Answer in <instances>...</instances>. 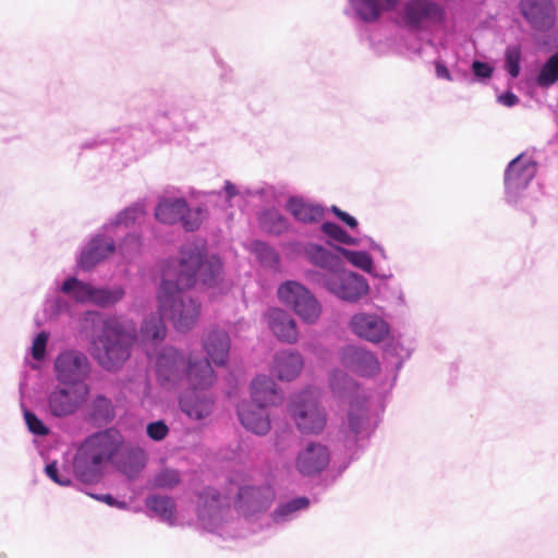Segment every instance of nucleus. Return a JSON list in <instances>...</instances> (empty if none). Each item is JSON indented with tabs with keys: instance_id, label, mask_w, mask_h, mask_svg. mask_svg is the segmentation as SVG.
Returning a JSON list of instances; mask_svg holds the SVG:
<instances>
[{
	"instance_id": "aec40b11",
	"label": "nucleus",
	"mask_w": 558,
	"mask_h": 558,
	"mask_svg": "<svg viewBox=\"0 0 558 558\" xmlns=\"http://www.w3.org/2000/svg\"><path fill=\"white\" fill-rule=\"evenodd\" d=\"M268 326L272 333L281 341L293 343L298 340L295 320L280 308H271L267 313Z\"/></svg>"
},
{
	"instance_id": "de8ad7c7",
	"label": "nucleus",
	"mask_w": 558,
	"mask_h": 558,
	"mask_svg": "<svg viewBox=\"0 0 558 558\" xmlns=\"http://www.w3.org/2000/svg\"><path fill=\"white\" fill-rule=\"evenodd\" d=\"M144 215V209L142 206H132L124 211H122L119 215V222L124 223L125 226H129L130 223H133L138 219L141 216Z\"/></svg>"
},
{
	"instance_id": "c03bdc74",
	"label": "nucleus",
	"mask_w": 558,
	"mask_h": 558,
	"mask_svg": "<svg viewBox=\"0 0 558 558\" xmlns=\"http://www.w3.org/2000/svg\"><path fill=\"white\" fill-rule=\"evenodd\" d=\"M47 341H48V335L44 331L39 332L36 336V338L34 339L33 345H32V356L35 360L40 361L44 359Z\"/></svg>"
},
{
	"instance_id": "c85d7f7f",
	"label": "nucleus",
	"mask_w": 558,
	"mask_h": 558,
	"mask_svg": "<svg viewBox=\"0 0 558 558\" xmlns=\"http://www.w3.org/2000/svg\"><path fill=\"white\" fill-rule=\"evenodd\" d=\"M287 208L296 220L306 223L318 221L324 216L322 207L304 203L299 198H290Z\"/></svg>"
},
{
	"instance_id": "4468645a",
	"label": "nucleus",
	"mask_w": 558,
	"mask_h": 558,
	"mask_svg": "<svg viewBox=\"0 0 558 558\" xmlns=\"http://www.w3.org/2000/svg\"><path fill=\"white\" fill-rule=\"evenodd\" d=\"M536 174V163L519 155L511 160L505 172L506 192L511 197H517Z\"/></svg>"
},
{
	"instance_id": "8fccbe9b",
	"label": "nucleus",
	"mask_w": 558,
	"mask_h": 558,
	"mask_svg": "<svg viewBox=\"0 0 558 558\" xmlns=\"http://www.w3.org/2000/svg\"><path fill=\"white\" fill-rule=\"evenodd\" d=\"M255 251L259 254L262 258H265L269 262L278 263L279 260L277 253L265 243H256Z\"/></svg>"
},
{
	"instance_id": "c756f323",
	"label": "nucleus",
	"mask_w": 558,
	"mask_h": 558,
	"mask_svg": "<svg viewBox=\"0 0 558 558\" xmlns=\"http://www.w3.org/2000/svg\"><path fill=\"white\" fill-rule=\"evenodd\" d=\"M88 416L96 424H107L114 417V407L110 399L96 396L88 404Z\"/></svg>"
},
{
	"instance_id": "473e14b6",
	"label": "nucleus",
	"mask_w": 558,
	"mask_h": 558,
	"mask_svg": "<svg viewBox=\"0 0 558 558\" xmlns=\"http://www.w3.org/2000/svg\"><path fill=\"white\" fill-rule=\"evenodd\" d=\"M146 506L162 520L173 522L175 505L172 498L159 495L150 496L146 499Z\"/></svg>"
},
{
	"instance_id": "58836bf2",
	"label": "nucleus",
	"mask_w": 558,
	"mask_h": 558,
	"mask_svg": "<svg viewBox=\"0 0 558 558\" xmlns=\"http://www.w3.org/2000/svg\"><path fill=\"white\" fill-rule=\"evenodd\" d=\"M128 458L132 460V465L128 468L123 464V471L126 473L138 472L145 465V452L143 449L137 447H130L126 449Z\"/></svg>"
},
{
	"instance_id": "a19ab883",
	"label": "nucleus",
	"mask_w": 558,
	"mask_h": 558,
	"mask_svg": "<svg viewBox=\"0 0 558 558\" xmlns=\"http://www.w3.org/2000/svg\"><path fill=\"white\" fill-rule=\"evenodd\" d=\"M24 418L31 433L38 436H46L49 433L48 427L33 412L25 410Z\"/></svg>"
},
{
	"instance_id": "4be33fe9",
	"label": "nucleus",
	"mask_w": 558,
	"mask_h": 558,
	"mask_svg": "<svg viewBox=\"0 0 558 558\" xmlns=\"http://www.w3.org/2000/svg\"><path fill=\"white\" fill-rule=\"evenodd\" d=\"M116 245L112 239L94 238L81 254L80 266L90 270L98 263L114 253Z\"/></svg>"
},
{
	"instance_id": "c9c22d12",
	"label": "nucleus",
	"mask_w": 558,
	"mask_h": 558,
	"mask_svg": "<svg viewBox=\"0 0 558 558\" xmlns=\"http://www.w3.org/2000/svg\"><path fill=\"white\" fill-rule=\"evenodd\" d=\"M310 501L306 497H298L294 498L284 505L278 507L274 512V518L276 521H279L281 519H284L287 515L301 510L305 509L308 506Z\"/></svg>"
},
{
	"instance_id": "5fc2aeb1",
	"label": "nucleus",
	"mask_w": 558,
	"mask_h": 558,
	"mask_svg": "<svg viewBox=\"0 0 558 558\" xmlns=\"http://www.w3.org/2000/svg\"><path fill=\"white\" fill-rule=\"evenodd\" d=\"M435 68H436V75H437V77L444 78V80H447V81H451L450 72H449L448 68L444 63H441L440 61H437L435 63Z\"/></svg>"
},
{
	"instance_id": "412c9836",
	"label": "nucleus",
	"mask_w": 558,
	"mask_h": 558,
	"mask_svg": "<svg viewBox=\"0 0 558 558\" xmlns=\"http://www.w3.org/2000/svg\"><path fill=\"white\" fill-rule=\"evenodd\" d=\"M304 361L302 355L295 351H281L275 355L272 373L280 380H293L303 369Z\"/></svg>"
},
{
	"instance_id": "13d9d810",
	"label": "nucleus",
	"mask_w": 558,
	"mask_h": 558,
	"mask_svg": "<svg viewBox=\"0 0 558 558\" xmlns=\"http://www.w3.org/2000/svg\"><path fill=\"white\" fill-rule=\"evenodd\" d=\"M101 500L106 501L108 505H113V502H114V499L111 495L102 496Z\"/></svg>"
},
{
	"instance_id": "f704fd0d",
	"label": "nucleus",
	"mask_w": 558,
	"mask_h": 558,
	"mask_svg": "<svg viewBox=\"0 0 558 558\" xmlns=\"http://www.w3.org/2000/svg\"><path fill=\"white\" fill-rule=\"evenodd\" d=\"M337 251L344 256L352 265L363 269V270H371L373 266V260L366 252H360V251H350L343 247H337Z\"/></svg>"
},
{
	"instance_id": "7c9ffc66",
	"label": "nucleus",
	"mask_w": 558,
	"mask_h": 558,
	"mask_svg": "<svg viewBox=\"0 0 558 558\" xmlns=\"http://www.w3.org/2000/svg\"><path fill=\"white\" fill-rule=\"evenodd\" d=\"M369 426L367 410L364 403L350 402L348 412V429L354 436L367 434Z\"/></svg>"
},
{
	"instance_id": "6e6d98bb",
	"label": "nucleus",
	"mask_w": 558,
	"mask_h": 558,
	"mask_svg": "<svg viewBox=\"0 0 558 558\" xmlns=\"http://www.w3.org/2000/svg\"><path fill=\"white\" fill-rule=\"evenodd\" d=\"M499 100L508 107H512L518 104L519 98L511 92L505 93L499 97Z\"/></svg>"
},
{
	"instance_id": "3c124183",
	"label": "nucleus",
	"mask_w": 558,
	"mask_h": 558,
	"mask_svg": "<svg viewBox=\"0 0 558 558\" xmlns=\"http://www.w3.org/2000/svg\"><path fill=\"white\" fill-rule=\"evenodd\" d=\"M331 211L339 218L342 222H344L348 227L354 229L357 227V221L354 217L349 215L348 213L341 210L337 206L331 207Z\"/></svg>"
},
{
	"instance_id": "1a4fd4ad",
	"label": "nucleus",
	"mask_w": 558,
	"mask_h": 558,
	"mask_svg": "<svg viewBox=\"0 0 558 558\" xmlns=\"http://www.w3.org/2000/svg\"><path fill=\"white\" fill-rule=\"evenodd\" d=\"M61 291L78 303H93L98 306L112 305L124 295V291L120 287L98 289L89 283L80 281L75 277L68 278L63 282Z\"/></svg>"
},
{
	"instance_id": "f3484780",
	"label": "nucleus",
	"mask_w": 558,
	"mask_h": 558,
	"mask_svg": "<svg viewBox=\"0 0 558 558\" xmlns=\"http://www.w3.org/2000/svg\"><path fill=\"white\" fill-rule=\"evenodd\" d=\"M252 403L256 408L267 409L282 403L283 396L275 381L266 375L255 377L251 383Z\"/></svg>"
},
{
	"instance_id": "bb28decb",
	"label": "nucleus",
	"mask_w": 558,
	"mask_h": 558,
	"mask_svg": "<svg viewBox=\"0 0 558 558\" xmlns=\"http://www.w3.org/2000/svg\"><path fill=\"white\" fill-rule=\"evenodd\" d=\"M187 213V203L183 198L161 201L155 210L156 218L162 223H175Z\"/></svg>"
},
{
	"instance_id": "f03ea898",
	"label": "nucleus",
	"mask_w": 558,
	"mask_h": 558,
	"mask_svg": "<svg viewBox=\"0 0 558 558\" xmlns=\"http://www.w3.org/2000/svg\"><path fill=\"white\" fill-rule=\"evenodd\" d=\"M123 448V436L114 428L92 434L81 444L74 457L75 475L84 483L98 481L104 466L111 462Z\"/></svg>"
},
{
	"instance_id": "20e7f679",
	"label": "nucleus",
	"mask_w": 558,
	"mask_h": 558,
	"mask_svg": "<svg viewBox=\"0 0 558 558\" xmlns=\"http://www.w3.org/2000/svg\"><path fill=\"white\" fill-rule=\"evenodd\" d=\"M190 389L181 397L180 408L192 420L207 417L214 407L211 396L206 389L214 383V371L208 361L191 365L187 371Z\"/></svg>"
},
{
	"instance_id": "79ce46f5",
	"label": "nucleus",
	"mask_w": 558,
	"mask_h": 558,
	"mask_svg": "<svg viewBox=\"0 0 558 558\" xmlns=\"http://www.w3.org/2000/svg\"><path fill=\"white\" fill-rule=\"evenodd\" d=\"M520 49L509 48L506 52V69L512 77H517L520 73Z\"/></svg>"
},
{
	"instance_id": "e433bc0d",
	"label": "nucleus",
	"mask_w": 558,
	"mask_h": 558,
	"mask_svg": "<svg viewBox=\"0 0 558 558\" xmlns=\"http://www.w3.org/2000/svg\"><path fill=\"white\" fill-rule=\"evenodd\" d=\"M322 231L327 234L329 238L348 245H353L356 243L355 239H353L350 234H348L340 226L333 222H324L322 225Z\"/></svg>"
},
{
	"instance_id": "ddd939ff",
	"label": "nucleus",
	"mask_w": 558,
	"mask_h": 558,
	"mask_svg": "<svg viewBox=\"0 0 558 558\" xmlns=\"http://www.w3.org/2000/svg\"><path fill=\"white\" fill-rule=\"evenodd\" d=\"M339 359L345 368L363 377L374 376L380 368L374 353L355 345L342 348L339 352Z\"/></svg>"
},
{
	"instance_id": "603ef678",
	"label": "nucleus",
	"mask_w": 558,
	"mask_h": 558,
	"mask_svg": "<svg viewBox=\"0 0 558 558\" xmlns=\"http://www.w3.org/2000/svg\"><path fill=\"white\" fill-rule=\"evenodd\" d=\"M472 69L477 77H490L493 73V69L487 63L481 61H474L472 64Z\"/></svg>"
},
{
	"instance_id": "393cba45",
	"label": "nucleus",
	"mask_w": 558,
	"mask_h": 558,
	"mask_svg": "<svg viewBox=\"0 0 558 558\" xmlns=\"http://www.w3.org/2000/svg\"><path fill=\"white\" fill-rule=\"evenodd\" d=\"M203 347L215 364L222 365L229 356V336L223 330H213L205 337Z\"/></svg>"
},
{
	"instance_id": "dca6fc26",
	"label": "nucleus",
	"mask_w": 558,
	"mask_h": 558,
	"mask_svg": "<svg viewBox=\"0 0 558 558\" xmlns=\"http://www.w3.org/2000/svg\"><path fill=\"white\" fill-rule=\"evenodd\" d=\"M519 7L532 28L547 31L554 26L556 7L553 0H521Z\"/></svg>"
},
{
	"instance_id": "2eb2a0df",
	"label": "nucleus",
	"mask_w": 558,
	"mask_h": 558,
	"mask_svg": "<svg viewBox=\"0 0 558 558\" xmlns=\"http://www.w3.org/2000/svg\"><path fill=\"white\" fill-rule=\"evenodd\" d=\"M351 331L361 339L378 343L389 335V325L380 316L369 313H357L350 319Z\"/></svg>"
},
{
	"instance_id": "f8f14e48",
	"label": "nucleus",
	"mask_w": 558,
	"mask_h": 558,
	"mask_svg": "<svg viewBox=\"0 0 558 558\" xmlns=\"http://www.w3.org/2000/svg\"><path fill=\"white\" fill-rule=\"evenodd\" d=\"M441 8L430 0H412L405 3L402 19L405 25L413 29H421L428 24L442 20Z\"/></svg>"
},
{
	"instance_id": "5701e85b",
	"label": "nucleus",
	"mask_w": 558,
	"mask_h": 558,
	"mask_svg": "<svg viewBox=\"0 0 558 558\" xmlns=\"http://www.w3.org/2000/svg\"><path fill=\"white\" fill-rule=\"evenodd\" d=\"M238 414L242 425L256 435H266L270 430V420L267 409L253 404H242Z\"/></svg>"
},
{
	"instance_id": "f257e3e1",
	"label": "nucleus",
	"mask_w": 558,
	"mask_h": 558,
	"mask_svg": "<svg viewBox=\"0 0 558 558\" xmlns=\"http://www.w3.org/2000/svg\"><path fill=\"white\" fill-rule=\"evenodd\" d=\"M222 264L217 256L205 258L201 248L186 247L177 265L163 271L158 292L160 316L151 315L144 320L141 329L143 341H160L166 336L162 318H167L175 330L186 332L193 329L201 316L202 304L190 292L197 280L214 286L221 274Z\"/></svg>"
},
{
	"instance_id": "39448f33",
	"label": "nucleus",
	"mask_w": 558,
	"mask_h": 558,
	"mask_svg": "<svg viewBox=\"0 0 558 558\" xmlns=\"http://www.w3.org/2000/svg\"><path fill=\"white\" fill-rule=\"evenodd\" d=\"M289 414L299 430L317 434L326 426V412L312 389L296 393L289 403Z\"/></svg>"
},
{
	"instance_id": "37998d69",
	"label": "nucleus",
	"mask_w": 558,
	"mask_h": 558,
	"mask_svg": "<svg viewBox=\"0 0 558 558\" xmlns=\"http://www.w3.org/2000/svg\"><path fill=\"white\" fill-rule=\"evenodd\" d=\"M147 435L155 441L165 439L169 433V428L163 421H157L147 425Z\"/></svg>"
},
{
	"instance_id": "6e6552de",
	"label": "nucleus",
	"mask_w": 558,
	"mask_h": 558,
	"mask_svg": "<svg viewBox=\"0 0 558 558\" xmlns=\"http://www.w3.org/2000/svg\"><path fill=\"white\" fill-rule=\"evenodd\" d=\"M204 360L185 359L177 349L165 348L159 354L156 364L157 377L163 386L174 387L187 380V371L191 365L201 364Z\"/></svg>"
},
{
	"instance_id": "49530a36",
	"label": "nucleus",
	"mask_w": 558,
	"mask_h": 558,
	"mask_svg": "<svg viewBox=\"0 0 558 558\" xmlns=\"http://www.w3.org/2000/svg\"><path fill=\"white\" fill-rule=\"evenodd\" d=\"M202 210L197 208L196 210L192 211L187 208V213L184 214V218L181 219L183 227L187 231H194L197 229L202 222Z\"/></svg>"
},
{
	"instance_id": "72a5a7b5",
	"label": "nucleus",
	"mask_w": 558,
	"mask_h": 558,
	"mask_svg": "<svg viewBox=\"0 0 558 558\" xmlns=\"http://www.w3.org/2000/svg\"><path fill=\"white\" fill-rule=\"evenodd\" d=\"M558 82V51L551 54L542 66L536 84L539 87H549Z\"/></svg>"
},
{
	"instance_id": "a211bd4d",
	"label": "nucleus",
	"mask_w": 558,
	"mask_h": 558,
	"mask_svg": "<svg viewBox=\"0 0 558 558\" xmlns=\"http://www.w3.org/2000/svg\"><path fill=\"white\" fill-rule=\"evenodd\" d=\"M328 463V449L322 444L311 442L299 453L296 469L303 475H314L322 472Z\"/></svg>"
},
{
	"instance_id": "864d4df0",
	"label": "nucleus",
	"mask_w": 558,
	"mask_h": 558,
	"mask_svg": "<svg viewBox=\"0 0 558 558\" xmlns=\"http://www.w3.org/2000/svg\"><path fill=\"white\" fill-rule=\"evenodd\" d=\"M132 246L135 251L140 247V241L136 236L130 235L124 240V243L120 246L122 254L129 255L128 246Z\"/></svg>"
},
{
	"instance_id": "6ab92c4d",
	"label": "nucleus",
	"mask_w": 558,
	"mask_h": 558,
	"mask_svg": "<svg viewBox=\"0 0 558 558\" xmlns=\"http://www.w3.org/2000/svg\"><path fill=\"white\" fill-rule=\"evenodd\" d=\"M272 498L274 494L269 486H243L239 488L236 504L244 514H248L269 507Z\"/></svg>"
},
{
	"instance_id": "423d86ee",
	"label": "nucleus",
	"mask_w": 558,
	"mask_h": 558,
	"mask_svg": "<svg viewBox=\"0 0 558 558\" xmlns=\"http://www.w3.org/2000/svg\"><path fill=\"white\" fill-rule=\"evenodd\" d=\"M278 298L303 322L314 324L322 314V306L313 293L296 281H286L278 288Z\"/></svg>"
},
{
	"instance_id": "cd10ccee",
	"label": "nucleus",
	"mask_w": 558,
	"mask_h": 558,
	"mask_svg": "<svg viewBox=\"0 0 558 558\" xmlns=\"http://www.w3.org/2000/svg\"><path fill=\"white\" fill-rule=\"evenodd\" d=\"M223 498L215 489L207 487L198 496L197 513L201 520H209L220 513Z\"/></svg>"
},
{
	"instance_id": "7ed1b4c3",
	"label": "nucleus",
	"mask_w": 558,
	"mask_h": 558,
	"mask_svg": "<svg viewBox=\"0 0 558 558\" xmlns=\"http://www.w3.org/2000/svg\"><path fill=\"white\" fill-rule=\"evenodd\" d=\"M135 339L136 326L132 320L108 317L94 341L93 356L104 368L116 369L129 359L130 347Z\"/></svg>"
},
{
	"instance_id": "09e8293b",
	"label": "nucleus",
	"mask_w": 558,
	"mask_h": 558,
	"mask_svg": "<svg viewBox=\"0 0 558 558\" xmlns=\"http://www.w3.org/2000/svg\"><path fill=\"white\" fill-rule=\"evenodd\" d=\"M46 474L57 484L61 486H68L71 484V480L66 475L59 473L56 462H52L46 466Z\"/></svg>"
},
{
	"instance_id": "4c0bfd02",
	"label": "nucleus",
	"mask_w": 558,
	"mask_h": 558,
	"mask_svg": "<svg viewBox=\"0 0 558 558\" xmlns=\"http://www.w3.org/2000/svg\"><path fill=\"white\" fill-rule=\"evenodd\" d=\"M180 483V474L177 470L165 469L154 477V486L171 489Z\"/></svg>"
},
{
	"instance_id": "9d476101",
	"label": "nucleus",
	"mask_w": 558,
	"mask_h": 558,
	"mask_svg": "<svg viewBox=\"0 0 558 558\" xmlns=\"http://www.w3.org/2000/svg\"><path fill=\"white\" fill-rule=\"evenodd\" d=\"M89 368L88 360L82 352L70 350L60 353L54 361L56 378L64 385L85 384Z\"/></svg>"
},
{
	"instance_id": "2f4dec72",
	"label": "nucleus",
	"mask_w": 558,
	"mask_h": 558,
	"mask_svg": "<svg viewBox=\"0 0 558 558\" xmlns=\"http://www.w3.org/2000/svg\"><path fill=\"white\" fill-rule=\"evenodd\" d=\"M329 385L333 395L339 398H348L359 389L356 383L341 371H335L331 373Z\"/></svg>"
},
{
	"instance_id": "4d7b16f0",
	"label": "nucleus",
	"mask_w": 558,
	"mask_h": 558,
	"mask_svg": "<svg viewBox=\"0 0 558 558\" xmlns=\"http://www.w3.org/2000/svg\"><path fill=\"white\" fill-rule=\"evenodd\" d=\"M225 191L229 197H233L236 195L235 186L229 181H227L225 184Z\"/></svg>"
},
{
	"instance_id": "a878e982",
	"label": "nucleus",
	"mask_w": 558,
	"mask_h": 558,
	"mask_svg": "<svg viewBox=\"0 0 558 558\" xmlns=\"http://www.w3.org/2000/svg\"><path fill=\"white\" fill-rule=\"evenodd\" d=\"M359 16L365 22H375L384 11L393 10L399 0H351Z\"/></svg>"
},
{
	"instance_id": "9b49d317",
	"label": "nucleus",
	"mask_w": 558,
	"mask_h": 558,
	"mask_svg": "<svg viewBox=\"0 0 558 558\" xmlns=\"http://www.w3.org/2000/svg\"><path fill=\"white\" fill-rule=\"evenodd\" d=\"M326 287L331 293L348 302H356L368 291V284L362 276L340 270L326 280Z\"/></svg>"
},
{
	"instance_id": "a18cd8bd",
	"label": "nucleus",
	"mask_w": 558,
	"mask_h": 558,
	"mask_svg": "<svg viewBox=\"0 0 558 558\" xmlns=\"http://www.w3.org/2000/svg\"><path fill=\"white\" fill-rule=\"evenodd\" d=\"M202 210L197 208L196 210L192 211L187 208V213L184 214V218L181 219L183 227L187 231H194L197 229L202 222Z\"/></svg>"
},
{
	"instance_id": "b1692460",
	"label": "nucleus",
	"mask_w": 558,
	"mask_h": 558,
	"mask_svg": "<svg viewBox=\"0 0 558 558\" xmlns=\"http://www.w3.org/2000/svg\"><path fill=\"white\" fill-rule=\"evenodd\" d=\"M304 254L314 266L328 270L332 272V275L342 267L340 255L322 245L308 243L304 246Z\"/></svg>"
},
{
	"instance_id": "ea45409f",
	"label": "nucleus",
	"mask_w": 558,
	"mask_h": 558,
	"mask_svg": "<svg viewBox=\"0 0 558 558\" xmlns=\"http://www.w3.org/2000/svg\"><path fill=\"white\" fill-rule=\"evenodd\" d=\"M263 225L274 233H281L287 229L286 219L276 211H269L263 217Z\"/></svg>"
},
{
	"instance_id": "0eeeda50",
	"label": "nucleus",
	"mask_w": 558,
	"mask_h": 558,
	"mask_svg": "<svg viewBox=\"0 0 558 558\" xmlns=\"http://www.w3.org/2000/svg\"><path fill=\"white\" fill-rule=\"evenodd\" d=\"M89 388L86 384L56 387L47 397L50 415L63 418L75 414L86 402Z\"/></svg>"
}]
</instances>
